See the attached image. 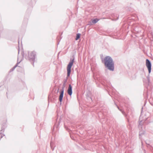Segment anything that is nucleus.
<instances>
[{
  "instance_id": "7ed1b4c3",
  "label": "nucleus",
  "mask_w": 153,
  "mask_h": 153,
  "mask_svg": "<svg viewBox=\"0 0 153 153\" xmlns=\"http://www.w3.org/2000/svg\"><path fill=\"white\" fill-rule=\"evenodd\" d=\"M28 55L25 54L24 53L23 54V56L25 57V58L27 60L33 62V65L34 66V63L36 55V53L34 51H32L31 52H27Z\"/></svg>"
},
{
  "instance_id": "9d476101",
  "label": "nucleus",
  "mask_w": 153,
  "mask_h": 153,
  "mask_svg": "<svg viewBox=\"0 0 153 153\" xmlns=\"http://www.w3.org/2000/svg\"><path fill=\"white\" fill-rule=\"evenodd\" d=\"M117 108L120 111H121L125 117L127 119V121L128 122L129 121V120L127 118V114L125 113L124 111L122 110L121 109H120L118 106H117Z\"/></svg>"
},
{
  "instance_id": "6ab92c4d",
  "label": "nucleus",
  "mask_w": 153,
  "mask_h": 153,
  "mask_svg": "<svg viewBox=\"0 0 153 153\" xmlns=\"http://www.w3.org/2000/svg\"><path fill=\"white\" fill-rule=\"evenodd\" d=\"M117 18L116 19H114V20H118L119 19V16L118 15L117 16Z\"/></svg>"
},
{
  "instance_id": "a211bd4d",
  "label": "nucleus",
  "mask_w": 153,
  "mask_h": 153,
  "mask_svg": "<svg viewBox=\"0 0 153 153\" xmlns=\"http://www.w3.org/2000/svg\"><path fill=\"white\" fill-rule=\"evenodd\" d=\"M20 62H17V63L14 66L16 68L18 64Z\"/></svg>"
},
{
  "instance_id": "f257e3e1",
  "label": "nucleus",
  "mask_w": 153,
  "mask_h": 153,
  "mask_svg": "<svg viewBox=\"0 0 153 153\" xmlns=\"http://www.w3.org/2000/svg\"><path fill=\"white\" fill-rule=\"evenodd\" d=\"M104 63L106 68L111 71H114V64L112 58L109 56H105L104 59Z\"/></svg>"
},
{
  "instance_id": "6e6552de",
  "label": "nucleus",
  "mask_w": 153,
  "mask_h": 153,
  "mask_svg": "<svg viewBox=\"0 0 153 153\" xmlns=\"http://www.w3.org/2000/svg\"><path fill=\"white\" fill-rule=\"evenodd\" d=\"M61 117H60L59 120L58 121H57V119H56V122L55 123L54 125V128H56L57 129L58 128V127L59 125L60 121H61Z\"/></svg>"
},
{
  "instance_id": "1a4fd4ad",
  "label": "nucleus",
  "mask_w": 153,
  "mask_h": 153,
  "mask_svg": "<svg viewBox=\"0 0 153 153\" xmlns=\"http://www.w3.org/2000/svg\"><path fill=\"white\" fill-rule=\"evenodd\" d=\"M6 127L7 125L5 123H3L2 124L1 130L0 131L1 134H2V133L4 132V129Z\"/></svg>"
},
{
  "instance_id": "f8f14e48",
  "label": "nucleus",
  "mask_w": 153,
  "mask_h": 153,
  "mask_svg": "<svg viewBox=\"0 0 153 153\" xmlns=\"http://www.w3.org/2000/svg\"><path fill=\"white\" fill-rule=\"evenodd\" d=\"M81 34L79 33H78L76 34V36L75 38L76 40H78L80 37Z\"/></svg>"
},
{
  "instance_id": "f3484780",
  "label": "nucleus",
  "mask_w": 153,
  "mask_h": 153,
  "mask_svg": "<svg viewBox=\"0 0 153 153\" xmlns=\"http://www.w3.org/2000/svg\"><path fill=\"white\" fill-rule=\"evenodd\" d=\"M15 69L14 67H13L12 68H11L10 71V72L13 71Z\"/></svg>"
},
{
  "instance_id": "dca6fc26",
  "label": "nucleus",
  "mask_w": 153,
  "mask_h": 153,
  "mask_svg": "<svg viewBox=\"0 0 153 153\" xmlns=\"http://www.w3.org/2000/svg\"><path fill=\"white\" fill-rule=\"evenodd\" d=\"M61 39V38L60 37H57V42H58V44L57 45H58L59 44V42Z\"/></svg>"
},
{
  "instance_id": "0eeeda50",
  "label": "nucleus",
  "mask_w": 153,
  "mask_h": 153,
  "mask_svg": "<svg viewBox=\"0 0 153 153\" xmlns=\"http://www.w3.org/2000/svg\"><path fill=\"white\" fill-rule=\"evenodd\" d=\"M72 87L71 84H69L67 90V93L70 96H71L72 94Z\"/></svg>"
},
{
  "instance_id": "423d86ee",
  "label": "nucleus",
  "mask_w": 153,
  "mask_h": 153,
  "mask_svg": "<svg viewBox=\"0 0 153 153\" xmlns=\"http://www.w3.org/2000/svg\"><path fill=\"white\" fill-rule=\"evenodd\" d=\"M142 116L141 115H140L139 118V121L140 122L138 125V127L140 128H140H142V127L143 123L147 119V118L145 117L142 120Z\"/></svg>"
},
{
  "instance_id": "ddd939ff",
  "label": "nucleus",
  "mask_w": 153,
  "mask_h": 153,
  "mask_svg": "<svg viewBox=\"0 0 153 153\" xmlns=\"http://www.w3.org/2000/svg\"><path fill=\"white\" fill-rule=\"evenodd\" d=\"M145 133V131H143L141 130L139 132V135L140 136H140H142V135L144 134Z\"/></svg>"
},
{
  "instance_id": "4be33fe9",
  "label": "nucleus",
  "mask_w": 153,
  "mask_h": 153,
  "mask_svg": "<svg viewBox=\"0 0 153 153\" xmlns=\"http://www.w3.org/2000/svg\"><path fill=\"white\" fill-rule=\"evenodd\" d=\"M19 50L18 52V54L19 53Z\"/></svg>"
},
{
  "instance_id": "f03ea898",
  "label": "nucleus",
  "mask_w": 153,
  "mask_h": 153,
  "mask_svg": "<svg viewBox=\"0 0 153 153\" xmlns=\"http://www.w3.org/2000/svg\"><path fill=\"white\" fill-rule=\"evenodd\" d=\"M73 58H71L70 61L68 64L67 66V76L66 79H65L63 80V83L66 84L68 78L70 76L71 72V68L73 65L74 62L75 58L74 56H73Z\"/></svg>"
},
{
  "instance_id": "b1692460",
  "label": "nucleus",
  "mask_w": 153,
  "mask_h": 153,
  "mask_svg": "<svg viewBox=\"0 0 153 153\" xmlns=\"http://www.w3.org/2000/svg\"><path fill=\"white\" fill-rule=\"evenodd\" d=\"M152 133H153V132H152Z\"/></svg>"
},
{
  "instance_id": "9b49d317",
  "label": "nucleus",
  "mask_w": 153,
  "mask_h": 153,
  "mask_svg": "<svg viewBox=\"0 0 153 153\" xmlns=\"http://www.w3.org/2000/svg\"><path fill=\"white\" fill-rule=\"evenodd\" d=\"M99 20V19L97 18L92 19L91 20L92 22L94 24H95L97 23Z\"/></svg>"
},
{
  "instance_id": "39448f33",
  "label": "nucleus",
  "mask_w": 153,
  "mask_h": 153,
  "mask_svg": "<svg viewBox=\"0 0 153 153\" xmlns=\"http://www.w3.org/2000/svg\"><path fill=\"white\" fill-rule=\"evenodd\" d=\"M146 66L148 69V73L150 74L151 71L152 70V64L150 60L147 59H146Z\"/></svg>"
},
{
  "instance_id": "4468645a",
  "label": "nucleus",
  "mask_w": 153,
  "mask_h": 153,
  "mask_svg": "<svg viewBox=\"0 0 153 153\" xmlns=\"http://www.w3.org/2000/svg\"><path fill=\"white\" fill-rule=\"evenodd\" d=\"M50 146L52 150L53 151L54 149L55 146H54V143L52 142H51Z\"/></svg>"
},
{
  "instance_id": "aec40b11",
  "label": "nucleus",
  "mask_w": 153,
  "mask_h": 153,
  "mask_svg": "<svg viewBox=\"0 0 153 153\" xmlns=\"http://www.w3.org/2000/svg\"><path fill=\"white\" fill-rule=\"evenodd\" d=\"M3 137V136L2 135H0V140Z\"/></svg>"
},
{
  "instance_id": "2eb2a0df",
  "label": "nucleus",
  "mask_w": 153,
  "mask_h": 153,
  "mask_svg": "<svg viewBox=\"0 0 153 153\" xmlns=\"http://www.w3.org/2000/svg\"><path fill=\"white\" fill-rule=\"evenodd\" d=\"M149 74H149L148 75V76L147 77V79L148 83L149 84V83L150 81Z\"/></svg>"
},
{
  "instance_id": "412c9836",
  "label": "nucleus",
  "mask_w": 153,
  "mask_h": 153,
  "mask_svg": "<svg viewBox=\"0 0 153 153\" xmlns=\"http://www.w3.org/2000/svg\"><path fill=\"white\" fill-rule=\"evenodd\" d=\"M143 108V107H142V111H141V114H142V111Z\"/></svg>"
},
{
  "instance_id": "5701e85b",
  "label": "nucleus",
  "mask_w": 153,
  "mask_h": 153,
  "mask_svg": "<svg viewBox=\"0 0 153 153\" xmlns=\"http://www.w3.org/2000/svg\"><path fill=\"white\" fill-rule=\"evenodd\" d=\"M59 89H58V91H57L58 92L59 91Z\"/></svg>"
},
{
  "instance_id": "20e7f679",
  "label": "nucleus",
  "mask_w": 153,
  "mask_h": 153,
  "mask_svg": "<svg viewBox=\"0 0 153 153\" xmlns=\"http://www.w3.org/2000/svg\"><path fill=\"white\" fill-rule=\"evenodd\" d=\"M66 84L63 83V85L62 87V89L61 91L60 92V95L59 97V100L60 102V105L62 104V102L64 95V88L65 87Z\"/></svg>"
}]
</instances>
